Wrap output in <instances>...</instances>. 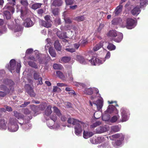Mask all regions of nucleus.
I'll return each mask as SVG.
<instances>
[{"label": "nucleus", "mask_w": 148, "mask_h": 148, "mask_svg": "<svg viewBox=\"0 0 148 148\" xmlns=\"http://www.w3.org/2000/svg\"><path fill=\"white\" fill-rule=\"evenodd\" d=\"M3 82L4 84L1 85L0 88L4 92L0 91V97H1L5 96L7 93H9L11 91L12 92L14 90L13 86L14 83L12 80L8 79H3Z\"/></svg>", "instance_id": "nucleus-1"}, {"label": "nucleus", "mask_w": 148, "mask_h": 148, "mask_svg": "<svg viewBox=\"0 0 148 148\" xmlns=\"http://www.w3.org/2000/svg\"><path fill=\"white\" fill-rule=\"evenodd\" d=\"M94 94L90 97L91 100H94L96 99L97 100L93 102L94 104L95 105L98 110H101L103 105V101L102 98L100 96V95L98 93H94Z\"/></svg>", "instance_id": "nucleus-2"}, {"label": "nucleus", "mask_w": 148, "mask_h": 148, "mask_svg": "<svg viewBox=\"0 0 148 148\" xmlns=\"http://www.w3.org/2000/svg\"><path fill=\"white\" fill-rule=\"evenodd\" d=\"M110 53L109 51L107 52L105 58H98L95 56L92 57L91 60H89V62L91 64L93 65H99L103 63L106 59H109L110 57Z\"/></svg>", "instance_id": "nucleus-3"}, {"label": "nucleus", "mask_w": 148, "mask_h": 148, "mask_svg": "<svg viewBox=\"0 0 148 148\" xmlns=\"http://www.w3.org/2000/svg\"><path fill=\"white\" fill-rule=\"evenodd\" d=\"M108 36L111 37L114 41L117 42H120L122 40L123 34L120 32H116L115 30L110 31L107 34Z\"/></svg>", "instance_id": "nucleus-4"}, {"label": "nucleus", "mask_w": 148, "mask_h": 148, "mask_svg": "<svg viewBox=\"0 0 148 148\" xmlns=\"http://www.w3.org/2000/svg\"><path fill=\"white\" fill-rule=\"evenodd\" d=\"M29 59L35 61L38 60L40 63L43 64L46 63L50 59V57L48 55L45 56L43 54H39L38 55H37L36 58L31 56L29 57Z\"/></svg>", "instance_id": "nucleus-5"}, {"label": "nucleus", "mask_w": 148, "mask_h": 148, "mask_svg": "<svg viewBox=\"0 0 148 148\" xmlns=\"http://www.w3.org/2000/svg\"><path fill=\"white\" fill-rule=\"evenodd\" d=\"M10 65H7L6 67L12 73L16 71L17 73H19L21 67L20 63H17L16 66V61L14 59L11 60L10 62Z\"/></svg>", "instance_id": "nucleus-6"}, {"label": "nucleus", "mask_w": 148, "mask_h": 148, "mask_svg": "<svg viewBox=\"0 0 148 148\" xmlns=\"http://www.w3.org/2000/svg\"><path fill=\"white\" fill-rule=\"evenodd\" d=\"M124 135L122 133L116 134L110 136L108 137H106L107 138H109L112 140H113L114 139L116 138L119 139V140H118L115 142L116 145H114V146L116 148L117 147V146H120L122 144L123 141L124 140Z\"/></svg>", "instance_id": "nucleus-7"}, {"label": "nucleus", "mask_w": 148, "mask_h": 148, "mask_svg": "<svg viewBox=\"0 0 148 148\" xmlns=\"http://www.w3.org/2000/svg\"><path fill=\"white\" fill-rule=\"evenodd\" d=\"M18 121L16 119H10L8 124V130L12 132L16 131L18 129Z\"/></svg>", "instance_id": "nucleus-8"}, {"label": "nucleus", "mask_w": 148, "mask_h": 148, "mask_svg": "<svg viewBox=\"0 0 148 148\" xmlns=\"http://www.w3.org/2000/svg\"><path fill=\"white\" fill-rule=\"evenodd\" d=\"M80 123H78L74 127L75 133L78 136H80L82 132V130H84L88 126V125L80 121Z\"/></svg>", "instance_id": "nucleus-9"}, {"label": "nucleus", "mask_w": 148, "mask_h": 148, "mask_svg": "<svg viewBox=\"0 0 148 148\" xmlns=\"http://www.w3.org/2000/svg\"><path fill=\"white\" fill-rule=\"evenodd\" d=\"M66 30H69V31L67 32L68 36L72 39H75V37L78 33V29L74 25L69 26L67 27Z\"/></svg>", "instance_id": "nucleus-10"}, {"label": "nucleus", "mask_w": 148, "mask_h": 148, "mask_svg": "<svg viewBox=\"0 0 148 148\" xmlns=\"http://www.w3.org/2000/svg\"><path fill=\"white\" fill-rule=\"evenodd\" d=\"M51 120H49L47 122V125L48 127L50 129H55L58 130L59 128L60 125L57 124L56 123L53 125V122L55 121L57 119V117L56 115H53L51 117Z\"/></svg>", "instance_id": "nucleus-11"}, {"label": "nucleus", "mask_w": 148, "mask_h": 148, "mask_svg": "<svg viewBox=\"0 0 148 148\" xmlns=\"http://www.w3.org/2000/svg\"><path fill=\"white\" fill-rule=\"evenodd\" d=\"M15 21L16 25L14 28H13V30L16 36H18L21 35L22 28L21 26V23L19 20H15Z\"/></svg>", "instance_id": "nucleus-12"}, {"label": "nucleus", "mask_w": 148, "mask_h": 148, "mask_svg": "<svg viewBox=\"0 0 148 148\" xmlns=\"http://www.w3.org/2000/svg\"><path fill=\"white\" fill-rule=\"evenodd\" d=\"M20 3L21 4L26 6L28 5V3L27 0H21ZM28 10L27 8L25 7L24 8H22L20 11L21 12V17L23 20L24 19V17H26L27 16V12H28Z\"/></svg>", "instance_id": "nucleus-13"}, {"label": "nucleus", "mask_w": 148, "mask_h": 148, "mask_svg": "<svg viewBox=\"0 0 148 148\" xmlns=\"http://www.w3.org/2000/svg\"><path fill=\"white\" fill-rule=\"evenodd\" d=\"M120 112L121 116V121L123 122L127 121L129 119V116L128 110L125 108H122L121 109Z\"/></svg>", "instance_id": "nucleus-14"}, {"label": "nucleus", "mask_w": 148, "mask_h": 148, "mask_svg": "<svg viewBox=\"0 0 148 148\" xmlns=\"http://www.w3.org/2000/svg\"><path fill=\"white\" fill-rule=\"evenodd\" d=\"M108 102L109 104H112L113 103L116 102L115 101H108ZM117 106V105L116 103L115 104L114 106L113 105H109L108 107L107 110L105 111L106 112H107L109 114H111V113H114V114H117L118 113V111L117 110V109L115 108L114 106Z\"/></svg>", "instance_id": "nucleus-15"}, {"label": "nucleus", "mask_w": 148, "mask_h": 148, "mask_svg": "<svg viewBox=\"0 0 148 148\" xmlns=\"http://www.w3.org/2000/svg\"><path fill=\"white\" fill-rule=\"evenodd\" d=\"M137 22L135 20H134L131 18H128L127 19L126 25L122 26L123 27L126 26V27L129 29H131L134 28L136 25Z\"/></svg>", "instance_id": "nucleus-16"}, {"label": "nucleus", "mask_w": 148, "mask_h": 148, "mask_svg": "<svg viewBox=\"0 0 148 148\" xmlns=\"http://www.w3.org/2000/svg\"><path fill=\"white\" fill-rule=\"evenodd\" d=\"M8 2L4 7V8L10 10L12 13L14 12V9L13 6L16 4L15 0H7Z\"/></svg>", "instance_id": "nucleus-17"}, {"label": "nucleus", "mask_w": 148, "mask_h": 148, "mask_svg": "<svg viewBox=\"0 0 148 148\" xmlns=\"http://www.w3.org/2000/svg\"><path fill=\"white\" fill-rule=\"evenodd\" d=\"M84 94L88 95H91L93 93H99V90L95 88H85L83 91Z\"/></svg>", "instance_id": "nucleus-18"}, {"label": "nucleus", "mask_w": 148, "mask_h": 148, "mask_svg": "<svg viewBox=\"0 0 148 148\" xmlns=\"http://www.w3.org/2000/svg\"><path fill=\"white\" fill-rule=\"evenodd\" d=\"M109 129V127L106 125L100 126L96 129L97 133L101 134L108 131Z\"/></svg>", "instance_id": "nucleus-19"}, {"label": "nucleus", "mask_w": 148, "mask_h": 148, "mask_svg": "<svg viewBox=\"0 0 148 148\" xmlns=\"http://www.w3.org/2000/svg\"><path fill=\"white\" fill-rule=\"evenodd\" d=\"M25 87L26 89V91L27 93L31 97H34L35 94L34 92L33 89L29 84H26Z\"/></svg>", "instance_id": "nucleus-20"}, {"label": "nucleus", "mask_w": 148, "mask_h": 148, "mask_svg": "<svg viewBox=\"0 0 148 148\" xmlns=\"http://www.w3.org/2000/svg\"><path fill=\"white\" fill-rule=\"evenodd\" d=\"M7 121L4 119H0V129L2 130H5L7 129L6 124Z\"/></svg>", "instance_id": "nucleus-21"}, {"label": "nucleus", "mask_w": 148, "mask_h": 148, "mask_svg": "<svg viewBox=\"0 0 148 148\" xmlns=\"http://www.w3.org/2000/svg\"><path fill=\"white\" fill-rule=\"evenodd\" d=\"M63 3L62 0H51V6L55 7H58L62 5Z\"/></svg>", "instance_id": "nucleus-22"}, {"label": "nucleus", "mask_w": 148, "mask_h": 148, "mask_svg": "<svg viewBox=\"0 0 148 148\" xmlns=\"http://www.w3.org/2000/svg\"><path fill=\"white\" fill-rule=\"evenodd\" d=\"M77 60L81 64H85L87 63L88 60L85 59L82 56L80 55H77L76 56Z\"/></svg>", "instance_id": "nucleus-23"}, {"label": "nucleus", "mask_w": 148, "mask_h": 148, "mask_svg": "<svg viewBox=\"0 0 148 148\" xmlns=\"http://www.w3.org/2000/svg\"><path fill=\"white\" fill-rule=\"evenodd\" d=\"M34 79L38 80V84H42V78L40 77V74L38 72L35 71L34 74Z\"/></svg>", "instance_id": "nucleus-24"}, {"label": "nucleus", "mask_w": 148, "mask_h": 148, "mask_svg": "<svg viewBox=\"0 0 148 148\" xmlns=\"http://www.w3.org/2000/svg\"><path fill=\"white\" fill-rule=\"evenodd\" d=\"M34 25L33 22L29 18H27L24 21V26L25 27H29L32 26Z\"/></svg>", "instance_id": "nucleus-25"}, {"label": "nucleus", "mask_w": 148, "mask_h": 148, "mask_svg": "<svg viewBox=\"0 0 148 148\" xmlns=\"http://www.w3.org/2000/svg\"><path fill=\"white\" fill-rule=\"evenodd\" d=\"M94 134L92 132L89 131H84L83 137L84 138L87 139L92 136Z\"/></svg>", "instance_id": "nucleus-26"}, {"label": "nucleus", "mask_w": 148, "mask_h": 148, "mask_svg": "<svg viewBox=\"0 0 148 148\" xmlns=\"http://www.w3.org/2000/svg\"><path fill=\"white\" fill-rule=\"evenodd\" d=\"M39 23L40 25L42 26L47 28L50 27L51 26V24L50 22H47L42 20L39 21Z\"/></svg>", "instance_id": "nucleus-27"}, {"label": "nucleus", "mask_w": 148, "mask_h": 148, "mask_svg": "<svg viewBox=\"0 0 148 148\" xmlns=\"http://www.w3.org/2000/svg\"><path fill=\"white\" fill-rule=\"evenodd\" d=\"M14 115L16 118L18 119H24L25 116L21 113L18 112L16 111L14 112Z\"/></svg>", "instance_id": "nucleus-28"}, {"label": "nucleus", "mask_w": 148, "mask_h": 148, "mask_svg": "<svg viewBox=\"0 0 148 148\" xmlns=\"http://www.w3.org/2000/svg\"><path fill=\"white\" fill-rule=\"evenodd\" d=\"M139 7H136L134 8L131 11L132 14L134 16H137L140 12V10Z\"/></svg>", "instance_id": "nucleus-29"}, {"label": "nucleus", "mask_w": 148, "mask_h": 148, "mask_svg": "<svg viewBox=\"0 0 148 148\" xmlns=\"http://www.w3.org/2000/svg\"><path fill=\"white\" fill-rule=\"evenodd\" d=\"M104 43L103 41H101L96 44L93 48V50L94 51H96L103 47V44Z\"/></svg>", "instance_id": "nucleus-30"}, {"label": "nucleus", "mask_w": 148, "mask_h": 148, "mask_svg": "<svg viewBox=\"0 0 148 148\" xmlns=\"http://www.w3.org/2000/svg\"><path fill=\"white\" fill-rule=\"evenodd\" d=\"M54 46L55 49L58 51H61L62 49V46L59 41L57 40L55 41L54 44Z\"/></svg>", "instance_id": "nucleus-31"}, {"label": "nucleus", "mask_w": 148, "mask_h": 148, "mask_svg": "<svg viewBox=\"0 0 148 148\" xmlns=\"http://www.w3.org/2000/svg\"><path fill=\"white\" fill-rule=\"evenodd\" d=\"M123 5H119L115 9L114 13H115V15H118L122 11Z\"/></svg>", "instance_id": "nucleus-32"}, {"label": "nucleus", "mask_w": 148, "mask_h": 148, "mask_svg": "<svg viewBox=\"0 0 148 148\" xmlns=\"http://www.w3.org/2000/svg\"><path fill=\"white\" fill-rule=\"evenodd\" d=\"M51 106H47V108L45 110L44 115L45 117V118L46 116H48L51 114L52 111L51 110Z\"/></svg>", "instance_id": "nucleus-33"}, {"label": "nucleus", "mask_w": 148, "mask_h": 148, "mask_svg": "<svg viewBox=\"0 0 148 148\" xmlns=\"http://www.w3.org/2000/svg\"><path fill=\"white\" fill-rule=\"evenodd\" d=\"M57 35L60 38L64 39L68 38L66 36V33H62L60 31H58L57 32Z\"/></svg>", "instance_id": "nucleus-34"}, {"label": "nucleus", "mask_w": 148, "mask_h": 148, "mask_svg": "<svg viewBox=\"0 0 148 148\" xmlns=\"http://www.w3.org/2000/svg\"><path fill=\"white\" fill-rule=\"evenodd\" d=\"M68 122L69 123L75 125L77 124L78 123H80V121L77 120L73 118H69L68 120Z\"/></svg>", "instance_id": "nucleus-35"}, {"label": "nucleus", "mask_w": 148, "mask_h": 148, "mask_svg": "<svg viewBox=\"0 0 148 148\" xmlns=\"http://www.w3.org/2000/svg\"><path fill=\"white\" fill-rule=\"evenodd\" d=\"M110 118V115L107 112H106V111L104 112V113L102 116V119L103 121H108L109 120Z\"/></svg>", "instance_id": "nucleus-36"}, {"label": "nucleus", "mask_w": 148, "mask_h": 148, "mask_svg": "<svg viewBox=\"0 0 148 148\" xmlns=\"http://www.w3.org/2000/svg\"><path fill=\"white\" fill-rule=\"evenodd\" d=\"M66 77V80L67 79L71 82L73 81V78L71 70H70L68 72L67 75Z\"/></svg>", "instance_id": "nucleus-37"}, {"label": "nucleus", "mask_w": 148, "mask_h": 148, "mask_svg": "<svg viewBox=\"0 0 148 148\" xmlns=\"http://www.w3.org/2000/svg\"><path fill=\"white\" fill-rule=\"evenodd\" d=\"M56 73L57 75L62 79L64 80H66V77L63 74L61 71H57Z\"/></svg>", "instance_id": "nucleus-38"}, {"label": "nucleus", "mask_w": 148, "mask_h": 148, "mask_svg": "<svg viewBox=\"0 0 148 148\" xmlns=\"http://www.w3.org/2000/svg\"><path fill=\"white\" fill-rule=\"evenodd\" d=\"M19 124L21 125V126L25 130H27L30 128L31 126V125L29 123H19Z\"/></svg>", "instance_id": "nucleus-39"}, {"label": "nucleus", "mask_w": 148, "mask_h": 148, "mask_svg": "<svg viewBox=\"0 0 148 148\" xmlns=\"http://www.w3.org/2000/svg\"><path fill=\"white\" fill-rule=\"evenodd\" d=\"M122 19L120 18H115L112 21V23L114 25H117L121 23Z\"/></svg>", "instance_id": "nucleus-40"}, {"label": "nucleus", "mask_w": 148, "mask_h": 148, "mask_svg": "<svg viewBox=\"0 0 148 148\" xmlns=\"http://www.w3.org/2000/svg\"><path fill=\"white\" fill-rule=\"evenodd\" d=\"M71 60V58L69 57H64L62 58L60 61V63L68 62Z\"/></svg>", "instance_id": "nucleus-41"}, {"label": "nucleus", "mask_w": 148, "mask_h": 148, "mask_svg": "<svg viewBox=\"0 0 148 148\" xmlns=\"http://www.w3.org/2000/svg\"><path fill=\"white\" fill-rule=\"evenodd\" d=\"M120 129V126L116 125L111 127V131L112 132H116L119 131Z\"/></svg>", "instance_id": "nucleus-42"}, {"label": "nucleus", "mask_w": 148, "mask_h": 148, "mask_svg": "<svg viewBox=\"0 0 148 148\" xmlns=\"http://www.w3.org/2000/svg\"><path fill=\"white\" fill-rule=\"evenodd\" d=\"M53 66L54 69L56 70H61L63 68V66L60 64H54Z\"/></svg>", "instance_id": "nucleus-43"}, {"label": "nucleus", "mask_w": 148, "mask_h": 148, "mask_svg": "<svg viewBox=\"0 0 148 148\" xmlns=\"http://www.w3.org/2000/svg\"><path fill=\"white\" fill-rule=\"evenodd\" d=\"M3 15L4 18H5L7 19H9L11 18V14L8 11H4Z\"/></svg>", "instance_id": "nucleus-44"}, {"label": "nucleus", "mask_w": 148, "mask_h": 148, "mask_svg": "<svg viewBox=\"0 0 148 148\" xmlns=\"http://www.w3.org/2000/svg\"><path fill=\"white\" fill-rule=\"evenodd\" d=\"M73 84L76 86L80 87H82L85 88L86 86V85L84 84L77 82H73Z\"/></svg>", "instance_id": "nucleus-45"}, {"label": "nucleus", "mask_w": 148, "mask_h": 148, "mask_svg": "<svg viewBox=\"0 0 148 148\" xmlns=\"http://www.w3.org/2000/svg\"><path fill=\"white\" fill-rule=\"evenodd\" d=\"M49 52L50 55L53 57H55L56 56V53L54 50L52 48H49Z\"/></svg>", "instance_id": "nucleus-46"}, {"label": "nucleus", "mask_w": 148, "mask_h": 148, "mask_svg": "<svg viewBox=\"0 0 148 148\" xmlns=\"http://www.w3.org/2000/svg\"><path fill=\"white\" fill-rule=\"evenodd\" d=\"M108 49L110 50H114L116 49V46L113 44L109 43L107 47Z\"/></svg>", "instance_id": "nucleus-47"}, {"label": "nucleus", "mask_w": 148, "mask_h": 148, "mask_svg": "<svg viewBox=\"0 0 148 148\" xmlns=\"http://www.w3.org/2000/svg\"><path fill=\"white\" fill-rule=\"evenodd\" d=\"M42 4L41 3H36L33 4L32 6V9L36 10L41 7Z\"/></svg>", "instance_id": "nucleus-48"}, {"label": "nucleus", "mask_w": 148, "mask_h": 148, "mask_svg": "<svg viewBox=\"0 0 148 148\" xmlns=\"http://www.w3.org/2000/svg\"><path fill=\"white\" fill-rule=\"evenodd\" d=\"M53 109L54 112L58 116H60L61 115V113L60 111L56 107H54Z\"/></svg>", "instance_id": "nucleus-49"}, {"label": "nucleus", "mask_w": 148, "mask_h": 148, "mask_svg": "<svg viewBox=\"0 0 148 148\" xmlns=\"http://www.w3.org/2000/svg\"><path fill=\"white\" fill-rule=\"evenodd\" d=\"M85 19L84 16H81L75 17L74 18L75 20L79 22L84 21Z\"/></svg>", "instance_id": "nucleus-50"}, {"label": "nucleus", "mask_w": 148, "mask_h": 148, "mask_svg": "<svg viewBox=\"0 0 148 148\" xmlns=\"http://www.w3.org/2000/svg\"><path fill=\"white\" fill-rule=\"evenodd\" d=\"M28 64L30 66L35 69H37L38 68L37 65L34 62L32 61H29L28 62Z\"/></svg>", "instance_id": "nucleus-51"}, {"label": "nucleus", "mask_w": 148, "mask_h": 148, "mask_svg": "<svg viewBox=\"0 0 148 148\" xmlns=\"http://www.w3.org/2000/svg\"><path fill=\"white\" fill-rule=\"evenodd\" d=\"M120 117L119 115L113 116L110 119V121L112 122H115Z\"/></svg>", "instance_id": "nucleus-52"}, {"label": "nucleus", "mask_w": 148, "mask_h": 148, "mask_svg": "<svg viewBox=\"0 0 148 148\" xmlns=\"http://www.w3.org/2000/svg\"><path fill=\"white\" fill-rule=\"evenodd\" d=\"M101 124V122L100 121H96L95 123L91 125L90 127L93 128L96 127L97 126L100 125Z\"/></svg>", "instance_id": "nucleus-53"}, {"label": "nucleus", "mask_w": 148, "mask_h": 148, "mask_svg": "<svg viewBox=\"0 0 148 148\" xmlns=\"http://www.w3.org/2000/svg\"><path fill=\"white\" fill-rule=\"evenodd\" d=\"M148 4V0H141L140 5L141 6H146Z\"/></svg>", "instance_id": "nucleus-54"}, {"label": "nucleus", "mask_w": 148, "mask_h": 148, "mask_svg": "<svg viewBox=\"0 0 148 148\" xmlns=\"http://www.w3.org/2000/svg\"><path fill=\"white\" fill-rule=\"evenodd\" d=\"M90 141L91 143L92 144H98V142H97L96 137H93L92 138H90Z\"/></svg>", "instance_id": "nucleus-55"}, {"label": "nucleus", "mask_w": 148, "mask_h": 148, "mask_svg": "<svg viewBox=\"0 0 148 148\" xmlns=\"http://www.w3.org/2000/svg\"><path fill=\"white\" fill-rule=\"evenodd\" d=\"M53 91L54 92H60L61 91V89L60 88L57 86H54L53 87Z\"/></svg>", "instance_id": "nucleus-56"}, {"label": "nucleus", "mask_w": 148, "mask_h": 148, "mask_svg": "<svg viewBox=\"0 0 148 148\" xmlns=\"http://www.w3.org/2000/svg\"><path fill=\"white\" fill-rule=\"evenodd\" d=\"M66 51L69 52L71 53L74 52L75 51V49L73 48H70L68 47V48H66L65 49Z\"/></svg>", "instance_id": "nucleus-57"}, {"label": "nucleus", "mask_w": 148, "mask_h": 148, "mask_svg": "<svg viewBox=\"0 0 148 148\" xmlns=\"http://www.w3.org/2000/svg\"><path fill=\"white\" fill-rule=\"evenodd\" d=\"M22 112L26 114H29L30 113V111L27 108L23 109Z\"/></svg>", "instance_id": "nucleus-58"}, {"label": "nucleus", "mask_w": 148, "mask_h": 148, "mask_svg": "<svg viewBox=\"0 0 148 148\" xmlns=\"http://www.w3.org/2000/svg\"><path fill=\"white\" fill-rule=\"evenodd\" d=\"M80 42L81 45H84L87 42V40L86 39H83L80 41Z\"/></svg>", "instance_id": "nucleus-59"}, {"label": "nucleus", "mask_w": 148, "mask_h": 148, "mask_svg": "<svg viewBox=\"0 0 148 148\" xmlns=\"http://www.w3.org/2000/svg\"><path fill=\"white\" fill-rule=\"evenodd\" d=\"M98 143L102 142L104 141V138L102 137H96Z\"/></svg>", "instance_id": "nucleus-60"}, {"label": "nucleus", "mask_w": 148, "mask_h": 148, "mask_svg": "<svg viewBox=\"0 0 148 148\" xmlns=\"http://www.w3.org/2000/svg\"><path fill=\"white\" fill-rule=\"evenodd\" d=\"M64 19L66 23L68 24L72 23V21L69 18L64 17Z\"/></svg>", "instance_id": "nucleus-61"}, {"label": "nucleus", "mask_w": 148, "mask_h": 148, "mask_svg": "<svg viewBox=\"0 0 148 148\" xmlns=\"http://www.w3.org/2000/svg\"><path fill=\"white\" fill-rule=\"evenodd\" d=\"M53 13L55 16L57 15L58 14V10L57 8H55L53 10Z\"/></svg>", "instance_id": "nucleus-62"}, {"label": "nucleus", "mask_w": 148, "mask_h": 148, "mask_svg": "<svg viewBox=\"0 0 148 148\" xmlns=\"http://www.w3.org/2000/svg\"><path fill=\"white\" fill-rule=\"evenodd\" d=\"M66 4L67 5H71L74 2V0H65Z\"/></svg>", "instance_id": "nucleus-63"}, {"label": "nucleus", "mask_w": 148, "mask_h": 148, "mask_svg": "<svg viewBox=\"0 0 148 148\" xmlns=\"http://www.w3.org/2000/svg\"><path fill=\"white\" fill-rule=\"evenodd\" d=\"M108 146V144L106 143H104L101 144L100 145L98 146V148H106Z\"/></svg>", "instance_id": "nucleus-64"}]
</instances>
